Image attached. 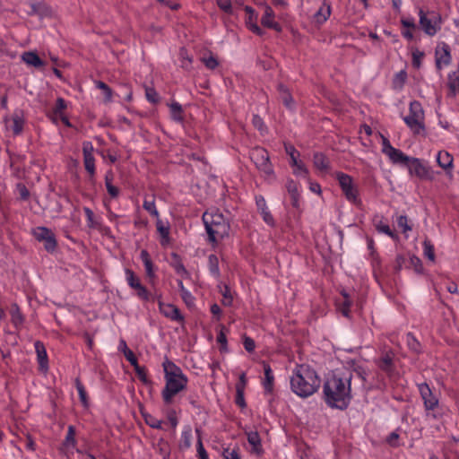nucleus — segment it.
Instances as JSON below:
<instances>
[{
    "label": "nucleus",
    "instance_id": "obj_1",
    "mask_svg": "<svg viewBox=\"0 0 459 459\" xmlns=\"http://www.w3.org/2000/svg\"><path fill=\"white\" fill-rule=\"evenodd\" d=\"M352 373L349 370L333 371L323 385L324 399L331 408L345 410L352 399L351 395Z\"/></svg>",
    "mask_w": 459,
    "mask_h": 459
},
{
    "label": "nucleus",
    "instance_id": "obj_2",
    "mask_svg": "<svg viewBox=\"0 0 459 459\" xmlns=\"http://www.w3.org/2000/svg\"><path fill=\"white\" fill-rule=\"evenodd\" d=\"M320 383L316 372L307 365H297L290 377L291 390L300 397L312 395L319 388Z\"/></svg>",
    "mask_w": 459,
    "mask_h": 459
},
{
    "label": "nucleus",
    "instance_id": "obj_3",
    "mask_svg": "<svg viewBox=\"0 0 459 459\" xmlns=\"http://www.w3.org/2000/svg\"><path fill=\"white\" fill-rule=\"evenodd\" d=\"M165 374L166 385L162 390V398L165 403L169 404L173 397L184 390L187 384V377L182 369L168 359L162 363Z\"/></svg>",
    "mask_w": 459,
    "mask_h": 459
},
{
    "label": "nucleus",
    "instance_id": "obj_4",
    "mask_svg": "<svg viewBox=\"0 0 459 459\" xmlns=\"http://www.w3.org/2000/svg\"><path fill=\"white\" fill-rule=\"evenodd\" d=\"M203 221L210 242L215 243L229 235L230 223L218 211L205 212Z\"/></svg>",
    "mask_w": 459,
    "mask_h": 459
},
{
    "label": "nucleus",
    "instance_id": "obj_5",
    "mask_svg": "<svg viewBox=\"0 0 459 459\" xmlns=\"http://www.w3.org/2000/svg\"><path fill=\"white\" fill-rule=\"evenodd\" d=\"M403 120L414 134H419L424 130V111L419 101L411 102L410 113Z\"/></svg>",
    "mask_w": 459,
    "mask_h": 459
},
{
    "label": "nucleus",
    "instance_id": "obj_6",
    "mask_svg": "<svg viewBox=\"0 0 459 459\" xmlns=\"http://www.w3.org/2000/svg\"><path fill=\"white\" fill-rule=\"evenodd\" d=\"M250 159L260 172L267 177L273 175V169L270 161L269 153L265 149L262 147L254 148L250 152Z\"/></svg>",
    "mask_w": 459,
    "mask_h": 459
},
{
    "label": "nucleus",
    "instance_id": "obj_7",
    "mask_svg": "<svg viewBox=\"0 0 459 459\" xmlns=\"http://www.w3.org/2000/svg\"><path fill=\"white\" fill-rule=\"evenodd\" d=\"M336 178L345 197L350 202L357 204L359 202L358 190L353 184L352 178L348 174L342 172H338L336 174Z\"/></svg>",
    "mask_w": 459,
    "mask_h": 459
},
{
    "label": "nucleus",
    "instance_id": "obj_8",
    "mask_svg": "<svg viewBox=\"0 0 459 459\" xmlns=\"http://www.w3.org/2000/svg\"><path fill=\"white\" fill-rule=\"evenodd\" d=\"M34 238L43 242L44 247L48 252H53L56 247V239L55 234L46 227H38L33 230Z\"/></svg>",
    "mask_w": 459,
    "mask_h": 459
},
{
    "label": "nucleus",
    "instance_id": "obj_9",
    "mask_svg": "<svg viewBox=\"0 0 459 459\" xmlns=\"http://www.w3.org/2000/svg\"><path fill=\"white\" fill-rule=\"evenodd\" d=\"M420 24L424 32L429 36H434L440 30L441 18L437 14H434L432 18H428L422 9L419 12Z\"/></svg>",
    "mask_w": 459,
    "mask_h": 459
},
{
    "label": "nucleus",
    "instance_id": "obj_10",
    "mask_svg": "<svg viewBox=\"0 0 459 459\" xmlns=\"http://www.w3.org/2000/svg\"><path fill=\"white\" fill-rule=\"evenodd\" d=\"M411 175L420 179H430L432 178L430 169L417 158H411L406 165Z\"/></svg>",
    "mask_w": 459,
    "mask_h": 459
},
{
    "label": "nucleus",
    "instance_id": "obj_11",
    "mask_svg": "<svg viewBox=\"0 0 459 459\" xmlns=\"http://www.w3.org/2000/svg\"><path fill=\"white\" fill-rule=\"evenodd\" d=\"M419 392L424 403L426 411H433L438 405V398L435 395L427 383L418 385Z\"/></svg>",
    "mask_w": 459,
    "mask_h": 459
},
{
    "label": "nucleus",
    "instance_id": "obj_12",
    "mask_svg": "<svg viewBox=\"0 0 459 459\" xmlns=\"http://www.w3.org/2000/svg\"><path fill=\"white\" fill-rule=\"evenodd\" d=\"M126 275L128 285L136 290L137 296L143 300H148L149 292L146 288L142 285L140 279L134 273L131 269H126Z\"/></svg>",
    "mask_w": 459,
    "mask_h": 459
},
{
    "label": "nucleus",
    "instance_id": "obj_13",
    "mask_svg": "<svg viewBox=\"0 0 459 459\" xmlns=\"http://www.w3.org/2000/svg\"><path fill=\"white\" fill-rule=\"evenodd\" d=\"M435 57L437 69L441 70L442 64L448 65L452 59L450 47L445 42L439 43L435 51Z\"/></svg>",
    "mask_w": 459,
    "mask_h": 459
},
{
    "label": "nucleus",
    "instance_id": "obj_14",
    "mask_svg": "<svg viewBox=\"0 0 459 459\" xmlns=\"http://www.w3.org/2000/svg\"><path fill=\"white\" fill-rule=\"evenodd\" d=\"M27 13L30 16H39L43 19L52 15V9L44 2L32 3L30 4V11Z\"/></svg>",
    "mask_w": 459,
    "mask_h": 459
},
{
    "label": "nucleus",
    "instance_id": "obj_15",
    "mask_svg": "<svg viewBox=\"0 0 459 459\" xmlns=\"http://www.w3.org/2000/svg\"><path fill=\"white\" fill-rule=\"evenodd\" d=\"M37 359L39 365V369L46 372L48 369V359L46 348L42 342L36 341L34 342Z\"/></svg>",
    "mask_w": 459,
    "mask_h": 459
},
{
    "label": "nucleus",
    "instance_id": "obj_16",
    "mask_svg": "<svg viewBox=\"0 0 459 459\" xmlns=\"http://www.w3.org/2000/svg\"><path fill=\"white\" fill-rule=\"evenodd\" d=\"M160 311L166 316L174 321H182L183 316L180 314L179 309L172 304H165L159 301Z\"/></svg>",
    "mask_w": 459,
    "mask_h": 459
},
{
    "label": "nucleus",
    "instance_id": "obj_17",
    "mask_svg": "<svg viewBox=\"0 0 459 459\" xmlns=\"http://www.w3.org/2000/svg\"><path fill=\"white\" fill-rule=\"evenodd\" d=\"M261 23L267 28L273 29L276 31H281V25L273 20V11L271 7H266L264 13L262 16Z\"/></svg>",
    "mask_w": 459,
    "mask_h": 459
},
{
    "label": "nucleus",
    "instance_id": "obj_18",
    "mask_svg": "<svg viewBox=\"0 0 459 459\" xmlns=\"http://www.w3.org/2000/svg\"><path fill=\"white\" fill-rule=\"evenodd\" d=\"M313 163L321 172L326 173L330 170V160L323 152L314 153Z\"/></svg>",
    "mask_w": 459,
    "mask_h": 459
},
{
    "label": "nucleus",
    "instance_id": "obj_19",
    "mask_svg": "<svg viewBox=\"0 0 459 459\" xmlns=\"http://www.w3.org/2000/svg\"><path fill=\"white\" fill-rule=\"evenodd\" d=\"M263 368H264V380L263 382L264 390L266 393H272L273 388V381L274 377L273 374V370L268 363L265 361L262 362Z\"/></svg>",
    "mask_w": 459,
    "mask_h": 459
},
{
    "label": "nucleus",
    "instance_id": "obj_20",
    "mask_svg": "<svg viewBox=\"0 0 459 459\" xmlns=\"http://www.w3.org/2000/svg\"><path fill=\"white\" fill-rule=\"evenodd\" d=\"M255 201H256L257 208L260 211L264 221L269 225H273L274 221H273L272 214L268 211L264 198L260 195L255 198Z\"/></svg>",
    "mask_w": 459,
    "mask_h": 459
},
{
    "label": "nucleus",
    "instance_id": "obj_21",
    "mask_svg": "<svg viewBox=\"0 0 459 459\" xmlns=\"http://www.w3.org/2000/svg\"><path fill=\"white\" fill-rule=\"evenodd\" d=\"M393 163L405 164L409 162L411 157L405 155L402 151L396 148L390 149L385 154Z\"/></svg>",
    "mask_w": 459,
    "mask_h": 459
},
{
    "label": "nucleus",
    "instance_id": "obj_22",
    "mask_svg": "<svg viewBox=\"0 0 459 459\" xmlns=\"http://www.w3.org/2000/svg\"><path fill=\"white\" fill-rule=\"evenodd\" d=\"M278 91L280 98L284 104V106L290 109H292L294 108V100L289 91V89L283 85L282 83H280L278 85Z\"/></svg>",
    "mask_w": 459,
    "mask_h": 459
},
{
    "label": "nucleus",
    "instance_id": "obj_23",
    "mask_svg": "<svg viewBox=\"0 0 459 459\" xmlns=\"http://www.w3.org/2000/svg\"><path fill=\"white\" fill-rule=\"evenodd\" d=\"M322 3V5L315 13V19L318 23H324L327 21L331 14V7L328 4L325 3V0H319Z\"/></svg>",
    "mask_w": 459,
    "mask_h": 459
},
{
    "label": "nucleus",
    "instance_id": "obj_24",
    "mask_svg": "<svg viewBox=\"0 0 459 459\" xmlns=\"http://www.w3.org/2000/svg\"><path fill=\"white\" fill-rule=\"evenodd\" d=\"M247 441L252 446V450L254 453L260 455L263 453L261 438L256 431H249L247 433Z\"/></svg>",
    "mask_w": 459,
    "mask_h": 459
},
{
    "label": "nucleus",
    "instance_id": "obj_25",
    "mask_svg": "<svg viewBox=\"0 0 459 459\" xmlns=\"http://www.w3.org/2000/svg\"><path fill=\"white\" fill-rule=\"evenodd\" d=\"M12 120H13V126H12L13 133L15 135H18L22 132L23 125H24L22 111H21V110L14 111Z\"/></svg>",
    "mask_w": 459,
    "mask_h": 459
},
{
    "label": "nucleus",
    "instance_id": "obj_26",
    "mask_svg": "<svg viewBox=\"0 0 459 459\" xmlns=\"http://www.w3.org/2000/svg\"><path fill=\"white\" fill-rule=\"evenodd\" d=\"M140 257L144 264L146 275L151 279L153 278L154 277L153 264L152 262V259L150 257L148 251L145 249H143L141 251Z\"/></svg>",
    "mask_w": 459,
    "mask_h": 459
},
{
    "label": "nucleus",
    "instance_id": "obj_27",
    "mask_svg": "<svg viewBox=\"0 0 459 459\" xmlns=\"http://www.w3.org/2000/svg\"><path fill=\"white\" fill-rule=\"evenodd\" d=\"M22 60L36 68L43 66L44 63L40 57L34 52H25L22 55Z\"/></svg>",
    "mask_w": 459,
    "mask_h": 459
},
{
    "label": "nucleus",
    "instance_id": "obj_28",
    "mask_svg": "<svg viewBox=\"0 0 459 459\" xmlns=\"http://www.w3.org/2000/svg\"><path fill=\"white\" fill-rule=\"evenodd\" d=\"M437 164L444 169L452 167L453 157L447 152H439L437 156Z\"/></svg>",
    "mask_w": 459,
    "mask_h": 459
},
{
    "label": "nucleus",
    "instance_id": "obj_29",
    "mask_svg": "<svg viewBox=\"0 0 459 459\" xmlns=\"http://www.w3.org/2000/svg\"><path fill=\"white\" fill-rule=\"evenodd\" d=\"M11 321L15 327H19L23 323V316L17 304H13L11 307Z\"/></svg>",
    "mask_w": 459,
    "mask_h": 459
},
{
    "label": "nucleus",
    "instance_id": "obj_30",
    "mask_svg": "<svg viewBox=\"0 0 459 459\" xmlns=\"http://www.w3.org/2000/svg\"><path fill=\"white\" fill-rule=\"evenodd\" d=\"M112 180L113 173L111 171H108L105 176V185L109 195L113 198H116L119 195V189L117 186H113Z\"/></svg>",
    "mask_w": 459,
    "mask_h": 459
},
{
    "label": "nucleus",
    "instance_id": "obj_31",
    "mask_svg": "<svg viewBox=\"0 0 459 459\" xmlns=\"http://www.w3.org/2000/svg\"><path fill=\"white\" fill-rule=\"evenodd\" d=\"M407 79V73L404 70H401L395 74L393 79V87L395 90H402Z\"/></svg>",
    "mask_w": 459,
    "mask_h": 459
},
{
    "label": "nucleus",
    "instance_id": "obj_32",
    "mask_svg": "<svg viewBox=\"0 0 459 459\" xmlns=\"http://www.w3.org/2000/svg\"><path fill=\"white\" fill-rule=\"evenodd\" d=\"M208 265L211 273L215 277H220L219 259L215 255H210L208 257Z\"/></svg>",
    "mask_w": 459,
    "mask_h": 459
},
{
    "label": "nucleus",
    "instance_id": "obj_33",
    "mask_svg": "<svg viewBox=\"0 0 459 459\" xmlns=\"http://www.w3.org/2000/svg\"><path fill=\"white\" fill-rule=\"evenodd\" d=\"M169 108L172 119L178 122H182V106L178 102H173L169 105Z\"/></svg>",
    "mask_w": 459,
    "mask_h": 459
},
{
    "label": "nucleus",
    "instance_id": "obj_34",
    "mask_svg": "<svg viewBox=\"0 0 459 459\" xmlns=\"http://www.w3.org/2000/svg\"><path fill=\"white\" fill-rule=\"evenodd\" d=\"M157 230L161 237V245H165L169 242V227L165 226L160 220L157 221Z\"/></svg>",
    "mask_w": 459,
    "mask_h": 459
},
{
    "label": "nucleus",
    "instance_id": "obj_35",
    "mask_svg": "<svg viewBox=\"0 0 459 459\" xmlns=\"http://www.w3.org/2000/svg\"><path fill=\"white\" fill-rule=\"evenodd\" d=\"M142 414H143L145 423L148 426H150L152 429H161L162 420L156 419L155 417H153L152 415H151L147 412H143Z\"/></svg>",
    "mask_w": 459,
    "mask_h": 459
},
{
    "label": "nucleus",
    "instance_id": "obj_36",
    "mask_svg": "<svg viewBox=\"0 0 459 459\" xmlns=\"http://www.w3.org/2000/svg\"><path fill=\"white\" fill-rule=\"evenodd\" d=\"M75 386L79 394L80 400L84 407H88V397L83 385L79 378L75 379Z\"/></svg>",
    "mask_w": 459,
    "mask_h": 459
},
{
    "label": "nucleus",
    "instance_id": "obj_37",
    "mask_svg": "<svg viewBox=\"0 0 459 459\" xmlns=\"http://www.w3.org/2000/svg\"><path fill=\"white\" fill-rule=\"evenodd\" d=\"M76 440H75V428L73 425H69L67 429V434L65 437V439L64 441V445L68 446H71L73 447L75 446Z\"/></svg>",
    "mask_w": 459,
    "mask_h": 459
},
{
    "label": "nucleus",
    "instance_id": "obj_38",
    "mask_svg": "<svg viewBox=\"0 0 459 459\" xmlns=\"http://www.w3.org/2000/svg\"><path fill=\"white\" fill-rule=\"evenodd\" d=\"M406 342L409 349L414 352H420V343L414 337V335L411 333L406 334Z\"/></svg>",
    "mask_w": 459,
    "mask_h": 459
},
{
    "label": "nucleus",
    "instance_id": "obj_39",
    "mask_svg": "<svg viewBox=\"0 0 459 459\" xmlns=\"http://www.w3.org/2000/svg\"><path fill=\"white\" fill-rule=\"evenodd\" d=\"M179 56L181 58V67L186 70L189 69L192 64V57L189 56L187 50L185 48H180Z\"/></svg>",
    "mask_w": 459,
    "mask_h": 459
},
{
    "label": "nucleus",
    "instance_id": "obj_40",
    "mask_svg": "<svg viewBox=\"0 0 459 459\" xmlns=\"http://www.w3.org/2000/svg\"><path fill=\"white\" fill-rule=\"evenodd\" d=\"M84 167L87 172L93 178L95 174V160L92 156H83Z\"/></svg>",
    "mask_w": 459,
    "mask_h": 459
},
{
    "label": "nucleus",
    "instance_id": "obj_41",
    "mask_svg": "<svg viewBox=\"0 0 459 459\" xmlns=\"http://www.w3.org/2000/svg\"><path fill=\"white\" fill-rule=\"evenodd\" d=\"M96 86H97V88L103 91V93L105 96V101L110 102L111 99H112V94H113L111 88L108 84H106L105 82H103L101 81L96 82Z\"/></svg>",
    "mask_w": 459,
    "mask_h": 459
},
{
    "label": "nucleus",
    "instance_id": "obj_42",
    "mask_svg": "<svg viewBox=\"0 0 459 459\" xmlns=\"http://www.w3.org/2000/svg\"><path fill=\"white\" fill-rule=\"evenodd\" d=\"M145 97L152 104H156L160 100L158 92L152 87H145Z\"/></svg>",
    "mask_w": 459,
    "mask_h": 459
},
{
    "label": "nucleus",
    "instance_id": "obj_43",
    "mask_svg": "<svg viewBox=\"0 0 459 459\" xmlns=\"http://www.w3.org/2000/svg\"><path fill=\"white\" fill-rule=\"evenodd\" d=\"M423 247H424V255L427 258H429L430 261L434 262L435 253H434V247L431 244V242L428 239L424 240Z\"/></svg>",
    "mask_w": 459,
    "mask_h": 459
},
{
    "label": "nucleus",
    "instance_id": "obj_44",
    "mask_svg": "<svg viewBox=\"0 0 459 459\" xmlns=\"http://www.w3.org/2000/svg\"><path fill=\"white\" fill-rule=\"evenodd\" d=\"M285 151L287 154L290 155L291 162V165H297L298 157L299 156V152L295 149V147L291 144H285Z\"/></svg>",
    "mask_w": 459,
    "mask_h": 459
},
{
    "label": "nucleus",
    "instance_id": "obj_45",
    "mask_svg": "<svg viewBox=\"0 0 459 459\" xmlns=\"http://www.w3.org/2000/svg\"><path fill=\"white\" fill-rule=\"evenodd\" d=\"M134 368L135 374L137 377L145 385L150 384V380L147 377L145 368L141 367L140 365L136 366Z\"/></svg>",
    "mask_w": 459,
    "mask_h": 459
},
{
    "label": "nucleus",
    "instance_id": "obj_46",
    "mask_svg": "<svg viewBox=\"0 0 459 459\" xmlns=\"http://www.w3.org/2000/svg\"><path fill=\"white\" fill-rule=\"evenodd\" d=\"M143 207L148 212H150L151 215H152L154 217H158L159 216V212H158V211L156 209L155 203H154L153 200L152 201L144 200Z\"/></svg>",
    "mask_w": 459,
    "mask_h": 459
},
{
    "label": "nucleus",
    "instance_id": "obj_47",
    "mask_svg": "<svg viewBox=\"0 0 459 459\" xmlns=\"http://www.w3.org/2000/svg\"><path fill=\"white\" fill-rule=\"evenodd\" d=\"M291 166L295 167L294 174L303 177V178H307L308 170L301 161H298L297 165H291Z\"/></svg>",
    "mask_w": 459,
    "mask_h": 459
},
{
    "label": "nucleus",
    "instance_id": "obj_48",
    "mask_svg": "<svg viewBox=\"0 0 459 459\" xmlns=\"http://www.w3.org/2000/svg\"><path fill=\"white\" fill-rule=\"evenodd\" d=\"M424 56V53L422 51H420L419 49H415L412 52V65L415 68H420L421 65V59Z\"/></svg>",
    "mask_w": 459,
    "mask_h": 459
},
{
    "label": "nucleus",
    "instance_id": "obj_49",
    "mask_svg": "<svg viewBox=\"0 0 459 459\" xmlns=\"http://www.w3.org/2000/svg\"><path fill=\"white\" fill-rule=\"evenodd\" d=\"M202 62L210 70H214L219 65V62L212 56H210L209 57H203Z\"/></svg>",
    "mask_w": 459,
    "mask_h": 459
},
{
    "label": "nucleus",
    "instance_id": "obj_50",
    "mask_svg": "<svg viewBox=\"0 0 459 459\" xmlns=\"http://www.w3.org/2000/svg\"><path fill=\"white\" fill-rule=\"evenodd\" d=\"M178 285L181 292L182 299L186 303H188L193 299L191 293L185 288L183 281L181 280L178 281Z\"/></svg>",
    "mask_w": 459,
    "mask_h": 459
},
{
    "label": "nucleus",
    "instance_id": "obj_51",
    "mask_svg": "<svg viewBox=\"0 0 459 459\" xmlns=\"http://www.w3.org/2000/svg\"><path fill=\"white\" fill-rule=\"evenodd\" d=\"M397 224L403 229V232L411 230V227L408 224V218L405 215H400L397 218Z\"/></svg>",
    "mask_w": 459,
    "mask_h": 459
},
{
    "label": "nucleus",
    "instance_id": "obj_52",
    "mask_svg": "<svg viewBox=\"0 0 459 459\" xmlns=\"http://www.w3.org/2000/svg\"><path fill=\"white\" fill-rule=\"evenodd\" d=\"M66 108L65 100L63 98H58L56 102V106L53 112L56 116L63 114L62 111Z\"/></svg>",
    "mask_w": 459,
    "mask_h": 459
},
{
    "label": "nucleus",
    "instance_id": "obj_53",
    "mask_svg": "<svg viewBox=\"0 0 459 459\" xmlns=\"http://www.w3.org/2000/svg\"><path fill=\"white\" fill-rule=\"evenodd\" d=\"M125 357L126 359L130 362V364L135 368L136 366H138V362H137V359L135 357V355L134 354V352L128 349L127 347H126V350H125Z\"/></svg>",
    "mask_w": 459,
    "mask_h": 459
},
{
    "label": "nucleus",
    "instance_id": "obj_54",
    "mask_svg": "<svg viewBox=\"0 0 459 459\" xmlns=\"http://www.w3.org/2000/svg\"><path fill=\"white\" fill-rule=\"evenodd\" d=\"M218 6L227 13L232 12V5L230 0H217Z\"/></svg>",
    "mask_w": 459,
    "mask_h": 459
},
{
    "label": "nucleus",
    "instance_id": "obj_55",
    "mask_svg": "<svg viewBox=\"0 0 459 459\" xmlns=\"http://www.w3.org/2000/svg\"><path fill=\"white\" fill-rule=\"evenodd\" d=\"M173 266H174L176 273L178 274H179L180 276H182V277L189 276L188 272L186 271L184 264L180 261H178Z\"/></svg>",
    "mask_w": 459,
    "mask_h": 459
},
{
    "label": "nucleus",
    "instance_id": "obj_56",
    "mask_svg": "<svg viewBox=\"0 0 459 459\" xmlns=\"http://www.w3.org/2000/svg\"><path fill=\"white\" fill-rule=\"evenodd\" d=\"M391 366L392 358L388 354H386L381 359L380 368L385 371H388L391 368Z\"/></svg>",
    "mask_w": 459,
    "mask_h": 459
},
{
    "label": "nucleus",
    "instance_id": "obj_57",
    "mask_svg": "<svg viewBox=\"0 0 459 459\" xmlns=\"http://www.w3.org/2000/svg\"><path fill=\"white\" fill-rule=\"evenodd\" d=\"M237 395H236V404L238 405L240 408H245L247 406V403L245 402L244 398V391L243 390H236Z\"/></svg>",
    "mask_w": 459,
    "mask_h": 459
},
{
    "label": "nucleus",
    "instance_id": "obj_58",
    "mask_svg": "<svg viewBox=\"0 0 459 459\" xmlns=\"http://www.w3.org/2000/svg\"><path fill=\"white\" fill-rule=\"evenodd\" d=\"M197 453L199 459H208V454L204 447L201 438H198L197 440Z\"/></svg>",
    "mask_w": 459,
    "mask_h": 459
},
{
    "label": "nucleus",
    "instance_id": "obj_59",
    "mask_svg": "<svg viewBox=\"0 0 459 459\" xmlns=\"http://www.w3.org/2000/svg\"><path fill=\"white\" fill-rule=\"evenodd\" d=\"M286 188L290 195H297L299 193L297 183L294 182L292 179H289L287 181Z\"/></svg>",
    "mask_w": 459,
    "mask_h": 459
},
{
    "label": "nucleus",
    "instance_id": "obj_60",
    "mask_svg": "<svg viewBox=\"0 0 459 459\" xmlns=\"http://www.w3.org/2000/svg\"><path fill=\"white\" fill-rule=\"evenodd\" d=\"M243 344L246 351L248 352H252L255 350V341L250 337L245 336Z\"/></svg>",
    "mask_w": 459,
    "mask_h": 459
},
{
    "label": "nucleus",
    "instance_id": "obj_61",
    "mask_svg": "<svg viewBox=\"0 0 459 459\" xmlns=\"http://www.w3.org/2000/svg\"><path fill=\"white\" fill-rule=\"evenodd\" d=\"M221 294H222L223 299H224L223 301H222L223 304L225 306H230L231 303H232V297L230 294V289H229L228 286L224 287V290L221 291Z\"/></svg>",
    "mask_w": 459,
    "mask_h": 459
},
{
    "label": "nucleus",
    "instance_id": "obj_62",
    "mask_svg": "<svg viewBox=\"0 0 459 459\" xmlns=\"http://www.w3.org/2000/svg\"><path fill=\"white\" fill-rule=\"evenodd\" d=\"M399 435L396 432H392L387 437L386 442L393 447L398 446Z\"/></svg>",
    "mask_w": 459,
    "mask_h": 459
},
{
    "label": "nucleus",
    "instance_id": "obj_63",
    "mask_svg": "<svg viewBox=\"0 0 459 459\" xmlns=\"http://www.w3.org/2000/svg\"><path fill=\"white\" fill-rule=\"evenodd\" d=\"M93 145L91 142H84L82 144L83 156H92Z\"/></svg>",
    "mask_w": 459,
    "mask_h": 459
},
{
    "label": "nucleus",
    "instance_id": "obj_64",
    "mask_svg": "<svg viewBox=\"0 0 459 459\" xmlns=\"http://www.w3.org/2000/svg\"><path fill=\"white\" fill-rule=\"evenodd\" d=\"M224 459H240L238 453L236 450L225 449L223 452Z\"/></svg>",
    "mask_w": 459,
    "mask_h": 459
}]
</instances>
